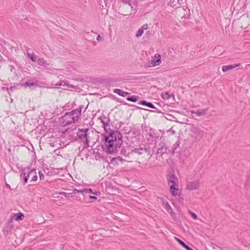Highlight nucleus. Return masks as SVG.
Listing matches in <instances>:
<instances>
[{
	"label": "nucleus",
	"instance_id": "b1692460",
	"mask_svg": "<svg viewBox=\"0 0 250 250\" xmlns=\"http://www.w3.org/2000/svg\"><path fill=\"white\" fill-rule=\"evenodd\" d=\"M125 160H124L123 158L122 157H120V156H118L117 157H115V158H114L112 159V161L113 162H115V163L117 164H119V163L118 162H120L121 163H122L123 162L125 161Z\"/></svg>",
	"mask_w": 250,
	"mask_h": 250
},
{
	"label": "nucleus",
	"instance_id": "a18cd8bd",
	"mask_svg": "<svg viewBox=\"0 0 250 250\" xmlns=\"http://www.w3.org/2000/svg\"><path fill=\"white\" fill-rule=\"evenodd\" d=\"M10 100H11V102H12V99L11 98H10Z\"/></svg>",
	"mask_w": 250,
	"mask_h": 250
},
{
	"label": "nucleus",
	"instance_id": "dca6fc26",
	"mask_svg": "<svg viewBox=\"0 0 250 250\" xmlns=\"http://www.w3.org/2000/svg\"><path fill=\"white\" fill-rule=\"evenodd\" d=\"M12 218L16 221L22 220L24 218V215L22 213H15Z\"/></svg>",
	"mask_w": 250,
	"mask_h": 250
},
{
	"label": "nucleus",
	"instance_id": "e433bc0d",
	"mask_svg": "<svg viewBox=\"0 0 250 250\" xmlns=\"http://www.w3.org/2000/svg\"><path fill=\"white\" fill-rule=\"evenodd\" d=\"M102 40H103L102 38L100 35H98L97 38V40L98 41H102Z\"/></svg>",
	"mask_w": 250,
	"mask_h": 250
},
{
	"label": "nucleus",
	"instance_id": "39448f33",
	"mask_svg": "<svg viewBox=\"0 0 250 250\" xmlns=\"http://www.w3.org/2000/svg\"><path fill=\"white\" fill-rule=\"evenodd\" d=\"M190 136L195 139H200L203 134V132L198 127L192 126L190 131Z\"/></svg>",
	"mask_w": 250,
	"mask_h": 250
},
{
	"label": "nucleus",
	"instance_id": "bb28decb",
	"mask_svg": "<svg viewBox=\"0 0 250 250\" xmlns=\"http://www.w3.org/2000/svg\"><path fill=\"white\" fill-rule=\"evenodd\" d=\"M162 96L164 100H168L171 96L168 92H165L162 94Z\"/></svg>",
	"mask_w": 250,
	"mask_h": 250
},
{
	"label": "nucleus",
	"instance_id": "f8f14e48",
	"mask_svg": "<svg viewBox=\"0 0 250 250\" xmlns=\"http://www.w3.org/2000/svg\"><path fill=\"white\" fill-rule=\"evenodd\" d=\"M88 128L79 129L78 132V136L83 140H84L85 137L86 136V133L88 131Z\"/></svg>",
	"mask_w": 250,
	"mask_h": 250
},
{
	"label": "nucleus",
	"instance_id": "4be33fe9",
	"mask_svg": "<svg viewBox=\"0 0 250 250\" xmlns=\"http://www.w3.org/2000/svg\"><path fill=\"white\" fill-rule=\"evenodd\" d=\"M38 63L39 65L41 66H45L48 65V63L47 61L45 60L43 58H39L38 60Z\"/></svg>",
	"mask_w": 250,
	"mask_h": 250
},
{
	"label": "nucleus",
	"instance_id": "9d476101",
	"mask_svg": "<svg viewBox=\"0 0 250 250\" xmlns=\"http://www.w3.org/2000/svg\"><path fill=\"white\" fill-rule=\"evenodd\" d=\"M241 65L240 63L234 64L230 65H224L222 66V71L224 72H226L233 69V68L239 67Z\"/></svg>",
	"mask_w": 250,
	"mask_h": 250
},
{
	"label": "nucleus",
	"instance_id": "ea45409f",
	"mask_svg": "<svg viewBox=\"0 0 250 250\" xmlns=\"http://www.w3.org/2000/svg\"><path fill=\"white\" fill-rule=\"evenodd\" d=\"M248 181V178L247 179V183H246V188L248 190H250V187H249V188L247 187Z\"/></svg>",
	"mask_w": 250,
	"mask_h": 250
},
{
	"label": "nucleus",
	"instance_id": "c9c22d12",
	"mask_svg": "<svg viewBox=\"0 0 250 250\" xmlns=\"http://www.w3.org/2000/svg\"><path fill=\"white\" fill-rule=\"evenodd\" d=\"M148 28V25L147 24H144L142 27H141V28L144 30L145 29H147Z\"/></svg>",
	"mask_w": 250,
	"mask_h": 250
},
{
	"label": "nucleus",
	"instance_id": "c03bdc74",
	"mask_svg": "<svg viewBox=\"0 0 250 250\" xmlns=\"http://www.w3.org/2000/svg\"><path fill=\"white\" fill-rule=\"evenodd\" d=\"M6 186L9 187V188H10V186L9 185H8V184H6Z\"/></svg>",
	"mask_w": 250,
	"mask_h": 250
},
{
	"label": "nucleus",
	"instance_id": "c85d7f7f",
	"mask_svg": "<svg viewBox=\"0 0 250 250\" xmlns=\"http://www.w3.org/2000/svg\"><path fill=\"white\" fill-rule=\"evenodd\" d=\"M144 33V30L141 28H139L138 31L136 33V37L139 38L141 37L142 34Z\"/></svg>",
	"mask_w": 250,
	"mask_h": 250
},
{
	"label": "nucleus",
	"instance_id": "412c9836",
	"mask_svg": "<svg viewBox=\"0 0 250 250\" xmlns=\"http://www.w3.org/2000/svg\"><path fill=\"white\" fill-rule=\"evenodd\" d=\"M84 193L93 194L95 195L98 196L100 195V192L97 191L93 192L91 188H84Z\"/></svg>",
	"mask_w": 250,
	"mask_h": 250
},
{
	"label": "nucleus",
	"instance_id": "473e14b6",
	"mask_svg": "<svg viewBox=\"0 0 250 250\" xmlns=\"http://www.w3.org/2000/svg\"><path fill=\"white\" fill-rule=\"evenodd\" d=\"M175 239L177 241V242L183 247L184 246V245L186 244L183 241L181 240L178 238L175 237Z\"/></svg>",
	"mask_w": 250,
	"mask_h": 250
},
{
	"label": "nucleus",
	"instance_id": "72a5a7b5",
	"mask_svg": "<svg viewBox=\"0 0 250 250\" xmlns=\"http://www.w3.org/2000/svg\"><path fill=\"white\" fill-rule=\"evenodd\" d=\"M74 192L76 193H84V188L81 189H74Z\"/></svg>",
	"mask_w": 250,
	"mask_h": 250
},
{
	"label": "nucleus",
	"instance_id": "4468645a",
	"mask_svg": "<svg viewBox=\"0 0 250 250\" xmlns=\"http://www.w3.org/2000/svg\"><path fill=\"white\" fill-rule=\"evenodd\" d=\"M93 132L92 131L88 129V131L86 133V136L85 138L84 141H85L86 144H89L90 142L92 141V136L93 135Z\"/></svg>",
	"mask_w": 250,
	"mask_h": 250
},
{
	"label": "nucleus",
	"instance_id": "6ab92c4d",
	"mask_svg": "<svg viewBox=\"0 0 250 250\" xmlns=\"http://www.w3.org/2000/svg\"><path fill=\"white\" fill-rule=\"evenodd\" d=\"M139 104H141V105H144L147 106V107H150V108H156L154 107V105L152 103H149V102H146V101H144V100L140 101L139 103Z\"/></svg>",
	"mask_w": 250,
	"mask_h": 250
},
{
	"label": "nucleus",
	"instance_id": "7c9ffc66",
	"mask_svg": "<svg viewBox=\"0 0 250 250\" xmlns=\"http://www.w3.org/2000/svg\"><path fill=\"white\" fill-rule=\"evenodd\" d=\"M169 3L171 6H176L179 3V0H170Z\"/></svg>",
	"mask_w": 250,
	"mask_h": 250
},
{
	"label": "nucleus",
	"instance_id": "4c0bfd02",
	"mask_svg": "<svg viewBox=\"0 0 250 250\" xmlns=\"http://www.w3.org/2000/svg\"><path fill=\"white\" fill-rule=\"evenodd\" d=\"M39 176H40L41 179H42V178L43 177V174L42 173H41L40 172H39Z\"/></svg>",
	"mask_w": 250,
	"mask_h": 250
},
{
	"label": "nucleus",
	"instance_id": "7ed1b4c3",
	"mask_svg": "<svg viewBox=\"0 0 250 250\" xmlns=\"http://www.w3.org/2000/svg\"><path fill=\"white\" fill-rule=\"evenodd\" d=\"M167 184L169 187V190L173 196H176L179 194V180L174 174L168 175L167 178Z\"/></svg>",
	"mask_w": 250,
	"mask_h": 250
},
{
	"label": "nucleus",
	"instance_id": "aec40b11",
	"mask_svg": "<svg viewBox=\"0 0 250 250\" xmlns=\"http://www.w3.org/2000/svg\"><path fill=\"white\" fill-rule=\"evenodd\" d=\"M37 84L35 83H31L29 82H26L24 83V87H29L30 89L33 90L34 89V86H37Z\"/></svg>",
	"mask_w": 250,
	"mask_h": 250
},
{
	"label": "nucleus",
	"instance_id": "5701e85b",
	"mask_svg": "<svg viewBox=\"0 0 250 250\" xmlns=\"http://www.w3.org/2000/svg\"><path fill=\"white\" fill-rule=\"evenodd\" d=\"M65 85H66L68 87L71 88L73 87L72 85L67 83L64 81H61L60 82H58L55 84L56 86H64Z\"/></svg>",
	"mask_w": 250,
	"mask_h": 250
},
{
	"label": "nucleus",
	"instance_id": "58836bf2",
	"mask_svg": "<svg viewBox=\"0 0 250 250\" xmlns=\"http://www.w3.org/2000/svg\"><path fill=\"white\" fill-rule=\"evenodd\" d=\"M90 198L92 199H95L96 200L97 199V197L95 196H90Z\"/></svg>",
	"mask_w": 250,
	"mask_h": 250
},
{
	"label": "nucleus",
	"instance_id": "f3484780",
	"mask_svg": "<svg viewBox=\"0 0 250 250\" xmlns=\"http://www.w3.org/2000/svg\"><path fill=\"white\" fill-rule=\"evenodd\" d=\"M114 92L124 97L126 96L129 94L128 92L124 91L120 89H115L114 90Z\"/></svg>",
	"mask_w": 250,
	"mask_h": 250
},
{
	"label": "nucleus",
	"instance_id": "6e6552de",
	"mask_svg": "<svg viewBox=\"0 0 250 250\" xmlns=\"http://www.w3.org/2000/svg\"><path fill=\"white\" fill-rule=\"evenodd\" d=\"M99 120H100L101 123H102V126H103L105 132H109V125L107 123V119L104 116H102L99 118Z\"/></svg>",
	"mask_w": 250,
	"mask_h": 250
},
{
	"label": "nucleus",
	"instance_id": "9b49d317",
	"mask_svg": "<svg viewBox=\"0 0 250 250\" xmlns=\"http://www.w3.org/2000/svg\"><path fill=\"white\" fill-rule=\"evenodd\" d=\"M167 147L164 144L158 147L156 152V155L160 156H162L164 153H166Z\"/></svg>",
	"mask_w": 250,
	"mask_h": 250
},
{
	"label": "nucleus",
	"instance_id": "37998d69",
	"mask_svg": "<svg viewBox=\"0 0 250 250\" xmlns=\"http://www.w3.org/2000/svg\"><path fill=\"white\" fill-rule=\"evenodd\" d=\"M124 2L125 3V4H126V3H128V2H127V1H124Z\"/></svg>",
	"mask_w": 250,
	"mask_h": 250
},
{
	"label": "nucleus",
	"instance_id": "a19ab883",
	"mask_svg": "<svg viewBox=\"0 0 250 250\" xmlns=\"http://www.w3.org/2000/svg\"><path fill=\"white\" fill-rule=\"evenodd\" d=\"M14 88H15V87L14 86H11L10 88V89L11 91H12Z\"/></svg>",
	"mask_w": 250,
	"mask_h": 250
},
{
	"label": "nucleus",
	"instance_id": "0eeeda50",
	"mask_svg": "<svg viewBox=\"0 0 250 250\" xmlns=\"http://www.w3.org/2000/svg\"><path fill=\"white\" fill-rule=\"evenodd\" d=\"M147 138L149 141L154 142L156 146L157 143L159 141H162L163 139V137L162 136H157L154 131L149 132L147 135Z\"/></svg>",
	"mask_w": 250,
	"mask_h": 250
},
{
	"label": "nucleus",
	"instance_id": "ddd939ff",
	"mask_svg": "<svg viewBox=\"0 0 250 250\" xmlns=\"http://www.w3.org/2000/svg\"><path fill=\"white\" fill-rule=\"evenodd\" d=\"M208 111V108L199 109L196 111H191L192 114H195L198 116H204Z\"/></svg>",
	"mask_w": 250,
	"mask_h": 250
},
{
	"label": "nucleus",
	"instance_id": "79ce46f5",
	"mask_svg": "<svg viewBox=\"0 0 250 250\" xmlns=\"http://www.w3.org/2000/svg\"><path fill=\"white\" fill-rule=\"evenodd\" d=\"M171 132L172 134H174L175 133V131L174 130H171Z\"/></svg>",
	"mask_w": 250,
	"mask_h": 250
},
{
	"label": "nucleus",
	"instance_id": "f03ea898",
	"mask_svg": "<svg viewBox=\"0 0 250 250\" xmlns=\"http://www.w3.org/2000/svg\"><path fill=\"white\" fill-rule=\"evenodd\" d=\"M82 108L74 109L69 112H67L61 119V124L62 126H65L77 122L81 115Z\"/></svg>",
	"mask_w": 250,
	"mask_h": 250
},
{
	"label": "nucleus",
	"instance_id": "a211bd4d",
	"mask_svg": "<svg viewBox=\"0 0 250 250\" xmlns=\"http://www.w3.org/2000/svg\"><path fill=\"white\" fill-rule=\"evenodd\" d=\"M128 4L132 9H135L136 7L138 5V1L137 0H131L128 1Z\"/></svg>",
	"mask_w": 250,
	"mask_h": 250
},
{
	"label": "nucleus",
	"instance_id": "423d86ee",
	"mask_svg": "<svg viewBox=\"0 0 250 250\" xmlns=\"http://www.w3.org/2000/svg\"><path fill=\"white\" fill-rule=\"evenodd\" d=\"M200 186V181L199 180L188 182L187 188L189 190L198 189Z\"/></svg>",
	"mask_w": 250,
	"mask_h": 250
},
{
	"label": "nucleus",
	"instance_id": "1a4fd4ad",
	"mask_svg": "<svg viewBox=\"0 0 250 250\" xmlns=\"http://www.w3.org/2000/svg\"><path fill=\"white\" fill-rule=\"evenodd\" d=\"M161 55L158 54H156L154 55V57L152 60V64L154 66H158L161 63Z\"/></svg>",
	"mask_w": 250,
	"mask_h": 250
},
{
	"label": "nucleus",
	"instance_id": "f257e3e1",
	"mask_svg": "<svg viewBox=\"0 0 250 250\" xmlns=\"http://www.w3.org/2000/svg\"><path fill=\"white\" fill-rule=\"evenodd\" d=\"M103 137V150L108 154L116 153L123 143L120 132L110 130L109 132H105Z\"/></svg>",
	"mask_w": 250,
	"mask_h": 250
},
{
	"label": "nucleus",
	"instance_id": "393cba45",
	"mask_svg": "<svg viewBox=\"0 0 250 250\" xmlns=\"http://www.w3.org/2000/svg\"><path fill=\"white\" fill-rule=\"evenodd\" d=\"M27 56L31 61H32L33 62H36L37 57L35 55L33 54L28 53Z\"/></svg>",
	"mask_w": 250,
	"mask_h": 250
},
{
	"label": "nucleus",
	"instance_id": "c756f323",
	"mask_svg": "<svg viewBox=\"0 0 250 250\" xmlns=\"http://www.w3.org/2000/svg\"><path fill=\"white\" fill-rule=\"evenodd\" d=\"M60 194L63 195V196H64L66 198L69 197V196H71V197L74 196V192H71V193H66V192H61Z\"/></svg>",
	"mask_w": 250,
	"mask_h": 250
},
{
	"label": "nucleus",
	"instance_id": "f704fd0d",
	"mask_svg": "<svg viewBox=\"0 0 250 250\" xmlns=\"http://www.w3.org/2000/svg\"><path fill=\"white\" fill-rule=\"evenodd\" d=\"M185 249H186L187 250H193L192 249L190 248L189 246L185 244L184 246L183 247Z\"/></svg>",
	"mask_w": 250,
	"mask_h": 250
},
{
	"label": "nucleus",
	"instance_id": "2eb2a0df",
	"mask_svg": "<svg viewBox=\"0 0 250 250\" xmlns=\"http://www.w3.org/2000/svg\"><path fill=\"white\" fill-rule=\"evenodd\" d=\"M133 153H137L138 155H140L143 154L145 152H147L146 148L139 147L136 148L132 151Z\"/></svg>",
	"mask_w": 250,
	"mask_h": 250
},
{
	"label": "nucleus",
	"instance_id": "20e7f679",
	"mask_svg": "<svg viewBox=\"0 0 250 250\" xmlns=\"http://www.w3.org/2000/svg\"><path fill=\"white\" fill-rule=\"evenodd\" d=\"M21 176V177L23 178L24 184L27 183L28 179H30L31 182L36 181L38 178L36 170L35 169H24L22 170Z\"/></svg>",
	"mask_w": 250,
	"mask_h": 250
},
{
	"label": "nucleus",
	"instance_id": "cd10ccee",
	"mask_svg": "<svg viewBox=\"0 0 250 250\" xmlns=\"http://www.w3.org/2000/svg\"><path fill=\"white\" fill-rule=\"evenodd\" d=\"M126 99L128 101H130V102H135L138 100L137 97L134 96H132L130 97H127Z\"/></svg>",
	"mask_w": 250,
	"mask_h": 250
},
{
	"label": "nucleus",
	"instance_id": "a878e982",
	"mask_svg": "<svg viewBox=\"0 0 250 250\" xmlns=\"http://www.w3.org/2000/svg\"><path fill=\"white\" fill-rule=\"evenodd\" d=\"M165 208L169 213H172V208L168 203H167V204H166Z\"/></svg>",
	"mask_w": 250,
	"mask_h": 250
},
{
	"label": "nucleus",
	"instance_id": "2f4dec72",
	"mask_svg": "<svg viewBox=\"0 0 250 250\" xmlns=\"http://www.w3.org/2000/svg\"><path fill=\"white\" fill-rule=\"evenodd\" d=\"M188 212V213H189V214L191 216V217H192L193 219H194L195 220L197 219V218H198V217H197V215H196L195 213H194L192 212L191 211H190V210H189Z\"/></svg>",
	"mask_w": 250,
	"mask_h": 250
}]
</instances>
